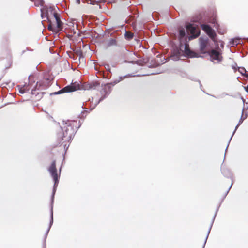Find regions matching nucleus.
I'll use <instances>...</instances> for the list:
<instances>
[{"mask_svg":"<svg viewBox=\"0 0 248 248\" xmlns=\"http://www.w3.org/2000/svg\"><path fill=\"white\" fill-rule=\"evenodd\" d=\"M79 85L78 84L77 85L71 84L65 86L57 92L51 93L50 95H58L64 93L72 92L79 89Z\"/></svg>","mask_w":248,"mask_h":248,"instance_id":"6e6552de","label":"nucleus"},{"mask_svg":"<svg viewBox=\"0 0 248 248\" xmlns=\"http://www.w3.org/2000/svg\"><path fill=\"white\" fill-rule=\"evenodd\" d=\"M61 167L59 169L60 173H61Z\"/></svg>","mask_w":248,"mask_h":248,"instance_id":"f704fd0d","label":"nucleus"},{"mask_svg":"<svg viewBox=\"0 0 248 248\" xmlns=\"http://www.w3.org/2000/svg\"><path fill=\"white\" fill-rule=\"evenodd\" d=\"M202 29L212 39L213 44L211 45L210 40L207 37H201L199 38L200 50L202 54H208L210 60L214 63H219L222 60V50L219 48L216 39V33L212 27L206 23H201Z\"/></svg>","mask_w":248,"mask_h":248,"instance_id":"f03ea898","label":"nucleus"},{"mask_svg":"<svg viewBox=\"0 0 248 248\" xmlns=\"http://www.w3.org/2000/svg\"><path fill=\"white\" fill-rule=\"evenodd\" d=\"M219 206H220V205H219V206L217 208V210H216V212H215V215H214V217H213V219H212V222H211V225H210V227H209V229H208V232H207V236H206V237L205 240V241H204V244H203V247H202V248H204V247H205V244H206V241H207V238H208V237L209 234V233H210V231H211V229L212 226L213 224V223H214V220H215V217H216V215H217V211H218V209H219Z\"/></svg>","mask_w":248,"mask_h":248,"instance_id":"ddd939ff","label":"nucleus"},{"mask_svg":"<svg viewBox=\"0 0 248 248\" xmlns=\"http://www.w3.org/2000/svg\"><path fill=\"white\" fill-rule=\"evenodd\" d=\"M232 184H233V183L232 182L231 186H230L229 188H228V190L227 191L226 193H225L224 198H225L227 196V195L228 194L229 190H230V189L231 188V187L232 186Z\"/></svg>","mask_w":248,"mask_h":248,"instance_id":"5701e85b","label":"nucleus"},{"mask_svg":"<svg viewBox=\"0 0 248 248\" xmlns=\"http://www.w3.org/2000/svg\"><path fill=\"white\" fill-rule=\"evenodd\" d=\"M41 16L42 19L46 18L48 23V29L52 31L62 30L63 22L61 19V15L57 12L54 6H44L41 9Z\"/></svg>","mask_w":248,"mask_h":248,"instance_id":"7ed1b4c3","label":"nucleus"},{"mask_svg":"<svg viewBox=\"0 0 248 248\" xmlns=\"http://www.w3.org/2000/svg\"><path fill=\"white\" fill-rule=\"evenodd\" d=\"M230 142V140H229V142H228V145H227V147H226V149H225V154H226V151H227V149H228V146H229V145ZM224 158H225V155H224Z\"/></svg>","mask_w":248,"mask_h":248,"instance_id":"a878e982","label":"nucleus"},{"mask_svg":"<svg viewBox=\"0 0 248 248\" xmlns=\"http://www.w3.org/2000/svg\"><path fill=\"white\" fill-rule=\"evenodd\" d=\"M25 87H26V85L25 84L23 85V86L20 88L19 89V92L21 93V94H23L24 93H26V91L25 90Z\"/></svg>","mask_w":248,"mask_h":248,"instance_id":"aec40b11","label":"nucleus"},{"mask_svg":"<svg viewBox=\"0 0 248 248\" xmlns=\"http://www.w3.org/2000/svg\"><path fill=\"white\" fill-rule=\"evenodd\" d=\"M106 71H101L98 72L99 77L103 78H109L111 77V70L108 64L104 66Z\"/></svg>","mask_w":248,"mask_h":248,"instance_id":"1a4fd4ad","label":"nucleus"},{"mask_svg":"<svg viewBox=\"0 0 248 248\" xmlns=\"http://www.w3.org/2000/svg\"><path fill=\"white\" fill-rule=\"evenodd\" d=\"M214 23L215 24L214 27L217 29L218 32L220 34H224L225 31H221L219 30V25L216 22V21H214Z\"/></svg>","mask_w":248,"mask_h":248,"instance_id":"a211bd4d","label":"nucleus"},{"mask_svg":"<svg viewBox=\"0 0 248 248\" xmlns=\"http://www.w3.org/2000/svg\"><path fill=\"white\" fill-rule=\"evenodd\" d=\"M218 43L219 44V42L220 43V46H221V48L222 49H223L224 48V43L223 41H221V40H219V41H217Z\"/></svg>","mask_w":248,"mask_h":248,"instance_id":"4be33fe9","label":"nucleus"},{"mask_svg":"<svg viewBox=\"0 0 248 248\" xmlns=\"http://www.w3.org/2000/svg\"><path fill=\"white\" fill-rule=\"evenodd\" d=\"M69 146V145H68V146L67 147V149L68 148Z\"/></svg>","mask_w":248,"mask_h":248,"instance_id":"e433bc0d","label":"nucleus"},{"mask_svg":"<svg viewBox=\"0 0 248 248\" xmlns=\"http://www.w3.org/2000/svg\"><path fill=\"white\" fill-rule=\"evenodd\" d=\"M48 170L49 172L50 173L51 177L53 178L54 184L53 186V190H52V193L51 196V209H50V222L49 225L48 226V229L46 230V232L45 234V240H46L47 235L48 233V232L50 229V228L51 227V226L53 224V204L54 202V196L56 191L57 187L58 185L59 181V178H60V175H58L57 173V170L56 167V161L55 160H54L51 163V165L49 166V167L48 169Z\"/></svg>","mask_w":248,"mask_h":248,"instance_id":"39448f33","label":"nucleus"},{"mask_svg":"<svg viewBox=\"0 0 248 248\" xmlns=\"http://www.w3.org/2000/svg\"><path fill=\"white\" fill-rule=\"evenodd\" d=\"M201 30L197 25L187 23L185 28L181 27L178 29V43L174 44L171 51L170 58L173 61H178L182 57L198 58L200 56L190 50L189 41L199 37Z\"/></svg>","mask_w":248,"mask_h":248,"instance_id":"f257e3e1","label":"nucleus"},{"mask_svg":"<svg viewBox=\"0 0 248 248\" xmlns=\"http://www.w3.org/2000/svg\"><path fill=\"white\" fill-rule=\"evenodd\" d=\"M100 102H98V101L96 102V103L94 104V105L92 107V105L90 106V110H93L95 107Z\"/></svg>","mask_w":248,"mask_h":248,"instance_id":"412c9836","label":"nucleus"},{"mask_svg":"<svg viewBox=\"0 0 248 248\" xmlns=\"http://www.w3.org/2000/svg\"><path fill=\"white\" fill-rule=\"evenodd\" d=\"M135 76V75H132V74H128L125 76L119 77L118 79H116L113 82L106 83L104 85L102 84V89L100 91V93L102 95L100 99H99L98 102H100L102 101H103L110 93L111 92V86L115 85L116 84L120 82L123 79H125V78Z\"/></svg>","mask_w":248,"mask_h":248,"instance_id":"423d86ee","label":"nucleus"},{"mask_svg":"<svg viewBox=\"0 0 248 248\" xmlns=\"http://www.w3.org/2000/svg\"><path fill=\"white\" fill-rule=\"evenodd\" d=\"M245 89V91L248 93V85L246 87H244Z\"/></svg>","mask_w":248,"mask_h":248,"instance_id":"cd10ccee","label":"nucleus"},{"mask_svg":"<svg viewBox=\"0 0 248 248\" xmlns=\"http://www.w3.org/2000/svg\"><path fill=\"white\" fill-rule=\"evenodd\" d=\"M246 109L248 110V111L246 112V113L248 114V107Z\"/></svg>","mask_w":248,"mask_h":248,"instance_id":"72a5a7b5","label":"nucleus"},{"mask_svg":"<svg viewBox=\"0 0 248 248\" xmlns=\"http://www.w3.org/2000/svg\"><path fill=\"white\" fill-rule=\"evenodd\" d=\"M52 78L49 75L45 76L44 78L41 81H38L36 83L34 88L31 90V93L32 95H35L37 97V99H39L42 97L44 93H41L36 92L37 90H43L48 88L51 84Z\"/></svg>","mask_w":248,"mask_h":248,"instance_id":"0eeeda50","label":"nucleus"},{"mask_svg":"<svg viewBox=\"0 0 248 248\" xmlns=\"http://www.w3.org/2000/svg\"><path fill=\"white\" fill-rule=\"evenodd\" d=\"M221 171L222 174L227 178H230L232 179V174L230 171V170L226 168H221Z\"/></svg>","mask_w":248,"mask_h":248,"instance_id":"f8f14e48","label":"nucleus"},{"mask_svg":"<svg viewBox=\"0 0 248 248\" xmlns=\"http://www.w3.org/2000/svg\"><path fill=\"white\" fill-rule=\"evenodd\" d=\"M99 2V1L98 0H92L91 2H90V4H92V5H94L95 4H97Z\"/></svg>","mask_w":248,"mask_h":248,"instance_id":"b1692460","label":"nucleus"},{"mask_svg":"<svg viewBox=\"0 0 248 248\" xmlns=\"http://www.w3.org/2000/svg\"><path fill=\"white\" fill-rule=\"evenodd\" d=\"M155 14H157V13H156V12H154V13H153V14H152V16L153 17V16H154V15H155Z\"/></svg>","mask_w":248,"mask_h":248,"instance_id":"2f4dec72","label":"nucleus"},{"mask_svg":"<svg viewBox=\"0 0 248 248\" xmlns=\"http://www.w3.org/2000/svg\"><path fill=\"white\" fill-rule=\"evenodd\" d=\"M244 108L242 110V115H241V118L240 119L239 121V122H238V124H237V125L235 126V129L234 130V131L232 133V134L231 136V137L230 138V141H231V140L232 137V136H233V135L234 134V133H235L236 130L237 129L238 127L239 126V125L243 123V122L244 121V120L245 119H246L247 118V116L248 115V114L246 112L245 113V116L243 117V115H244Z\"/></svg>","mask_w":248,"mask_h":248,"instance_id":"9d476101","label":"nucleus"},{"mask_svg":"<svg viewBox=\"0 0 248 248\" xmlns=\"http://www.w3.org/2000/svg\"><path fill=\"white\" fill-rule=\"evenodd\" d=\"M69 146V145H68V146L67 147V149L68 148Z\"/></svg>","mask_w":248,"mask_h":248,"instance_id":"c9c22d12","label":"nucleus"},{"mask_svg":"<svg viewBox=\"0 0 248 248\" xmlns=\"http://www.w3.org/2000/svg\"><path fill=\"white\" fill-rule=\"evenodd\" d=\"M69 146V145H68V146L67 147V149L68 148Z\"/></svg>","mask_w":248,"mask_h":248,"instance_id":"4c0bfd02","label":"nucleus"},{"mask_svg":"<svg viewBox=\"0 0 248 248\" xmlns=\"http://www.w3.org/2000/svg\"><path fill=\"white\" fill-rule=\"evenodd\" d=\"M107 0H98L99 1V2H106L107 1Z\"/></svg>","mask_w":248,"mask_h":248,"instance_id":"c85d7f7f","label":"nucleus"},{"mask_svg":"<svg viewBox=\"0 0 248 248\" xmlns=\"http://www.w3.org/2000/svg\"><path fill=\"white\" fill-rule=\"evenodd\" d=\"M241 40L240 38L237 37L235 38L232 39L230 41V44H231L232 46H237L238 44H241Z\"/></svg>","mask_w":248,"mask_h":248,"instance_id":"2eb2a0df","label":"nucleus"},{"mask_svg":"<svg viewBox=\"0 0 248 248\" xmlns=\"http://www.w3.org/2000/svg\"><path fill=\"white\" fill-rule=\"evenodd\" d=\"M100 83L97 81H93L89 83L85 87V90L96 89V87L99 86Z\"/></svg>","mask_w":248,"mask_h":248,"instance_id":"4468645a","label":"nucleus"},{"mask_svg":"<svg viewBox=\"0 0 248 248\" xmlns=\"http://www.w3.org/2000/svg\"><path fill=\"white\" fill-rule=\"evenodd\" d=\"M62 124L60 126L61 132L58 133L57 137L59 140L61 144L63 145L64 148L66 146V144H64L66 142H70L78 129L80 127L81 123L79 121L80 124L77 126V121L74 120H63Z\"/></svg>","mask_w":248,"mask_h":248,"instance_id":"20e7f679","label":"nucleus"},{"mask_svg":"<svg viewBox=\"0 0 248 248\" xmlns=\"http://www.w3.org/2000/svg\"><path fill=\"white\" fill-rule=\"evenodd\" d=\"M137 14H136V15L134 16H131L130 15L129 18L131 20V25L132 26L133 29L135 30L136 25V18L138 16Z\"/></svg>","mask_w":248,"mask_h":248,"instance_id":"dca6fc26","label":"nucleus"},{"mask_svg":"<svg viewBox=\"0 0 248 248\" xmlns=\"http://www.w3.org/2000/svg\"><path fill=\"white\" fill-rule=\"evenodd\" d=\"M26 87H25V91H26V92H27L29 91V90H30V89H29V85H26Z\"/></svg>","mask_w":248,"mask_h":248,"instance_id":"393cba45","label":"nucleus"},{"mask_svg":"<svg viewBox=\"0 0 248 248\" xmlns=\"http://www.w3.org/2000/svg\"><path fill=\"white\" fill-rule=\"evenodd\" d=\"M69 56L70 58H73L74 54L72 52H69Z\"/></svg>","mask_w":248,"mask_h":248,"instance_id":"bb28decb","label":"nucleus"},{"mask_svg":"<svg viewBox=\"0 0 248 248\" xmlns=\"http://www.w3.org/2000/svg\"><path fill=\"white\" fill-rule=\"evenodd\" d=\"M93 100V97H92L91 98H89V101L91 102H92Z\"/></svg>","mask_w":248,"mask_h":248,"instance_id":"c756f323","label":"nucleus"},{"mask_svg":"<svg viewBox=\"0 0 248 248\" xmlns=\"http://www.w3.org/2000/svg\"><path fill=\"white\" fill-rule=\"evenodd\" d=\"M198 82H199V84L200 85V86L201 87L202 86V84H201V83L200 81L198 80Z\"/></svg>","mask_w":248,"mask_h":248,"instance_id":"473e14b6","label":"nucleus"},{"mask_svg":"<svg viewBox=\"0 0 248 248\" xmlns=\"http://www.w3.org/2000/svg\"><path fill=\"white\" fill-rule=\"evenodd\" d=\"M76 1L78 4H79L80 3V0H76Z\"/></svg>","mask_w":248,"mask_h":248,"instance_id":"7c9ffc66","label":"nucleus"},{"mask_svg":"<svg viewBox=\"0 0 248 248\" xmlns=\"http://www.w3.org/2000/svg\"><path fill=\"white\" fill-rule=\"evenodd\" d=\"M124 37L126 40H130L133 38L134 34L131 32L125 31Z\"/></svg>","mask_w":248,"mask_h":248,"instance_id":"f3484780","label":"nucleus"},{"mask_svg":"<svg viewBox=\"0 0 248 248\" xmlns=\"http://www.w3.org/2000/svg\"><path fill=\"white\" fill-rule=\"evenodd\" d=\"M88 112V111L86 110H84L82 111L81 114L79 115L80 118L82 119L85 117Z\"/></svg>","mask_w":248,"mask_h":248,"instance_id":"6ab92c4d","label":"nucleus"},{"mask_svg":"<svg viewBox=\"0 0 248 248\" xmlns=\"http://www.w3.org/2000/svg\"><path fill=\"white\" fill-rule=\"evenodd\" d=\"M117 41L115 38H111L107 41L106 46L107 48H108L112 46H117Z\"/></svg>","mask_w":248,"mask_h":248,"instance_id":"9b49d317","label":"nucleus"}]
</instances>
